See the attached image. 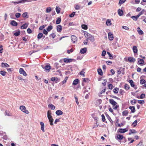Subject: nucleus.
I'll use <instances>...</instances> for the list:
<instances>
[{"label":"nucleus","instance_id":"f257e3e1","mask_svg":"<svg viewBox=\"0 0 146 146\" xmlns=\"http://www.w3.org/2000/svg\"><path fill=\"white\" fill-rule=\"evenodd\" d=\"M51 114L52 113L50 110H48L47 113V117L50 122V125H53V121L54 120L51 115Z\"/></svg>","mask_w":146,"mask_h":146},{"label":"nucleus","instance_id":"f03ea898","mask_svg":"<svg viewBox=\"0 0 146 146\" xmlns=\"http://www.w3.org/2000/svg\"><path fill=\"white\" fill-rule=\"evenodd\" d=\"M84 35L85 37L87 38V41H88V40H89L92 42L94 41V37L90 34L86 32L85 33Z\"/></svg>","mask_w":146,"mask_h":146},{"label":"nucleus","instance_id":"7ed1b4c3","mask_svg":"<svg viewBox=\"0 0 146 146\" xmlns=\"http://www.w3.org/2000/svg\"><path fill=\"white\" fill-rule=\"evenodd\" d=\"M20 109L23 112H24L27 114L29 113V111L26 109V107L24 106H20Z\"/></svg>","mask_w":146,"mask_h":146},{"label":"nucleus","instance_id":"20e7f679","mask_svg":"<svg viewBox=\"0 0 146 146\" xmlns=\"http://www.w3.org/2000/svg\"><path fill=\"white\" fill-rule=\"evenodd\" d=\"M128 82L130 83L131 86L134 88L135 89H136L137 88L136 86H135L134 84V82L132 80H130L128 81Z\"/></svg>","mask_w":146,"mask_h":146},{"label":"nucleus","instance_id":"39448f33","mask_svg":"<svg viewBox=\"0 0 146 146\" xmlns=\"http://www.w3.org/2000/svg\"><path fill=\"white\" fill-rule=\"evenodd\" d=\"M19 72L20 74H23L25 76H26L27 74L23 68H21L19 69Z\"/></svg>","mask_w":146,"mask_h":146},{"label":"nucleus","instance_id":"423d86ee","mask_svg":"<svg viewBox=\"0 0 146 146\" xmlns=\"http://www.w3.org/2000/svg\"><path fill=\"white\" fill-rule=\"evenodd\" d=\"M108 38L109 40H113L114 37L113 34L112 33L110 32L108 33Z\"/></svg>","mask_w":146,"mask_h":146},{"label":"nucleus","instance_id":"0eeeda50","mask_svg":"<svg viewBox=\"0 0 146 146\" xmlns=\"http://www.w3.org/2000/svg\"><path fill=\"white\" fill-rule=\"evenodd\" d=\"M71 39L74 43L76 42L77 40V38L74 35H72L71 36Z\"/></svg>","mask_w":146,"mask_h":146},{"label":"nucleus","instance_id":"6e6552de","mask_svg":"<svg viewBox=\"0 0 146 146\" xmlns=\"http://www.w3.org/2000/svg\"><path fill=\"white\" fill-rule=\"evenodd\" d=\"M136 60L133 57H128V62L131 63H134Z\"/></svg>","mask_w":146,"mask_h":146},{"label":"nucleus","instance_id":"1a4fd4ad","mask_svg":"<svg viewBox=\"0 0 146 146\" xmlns=\"http://www.w3.org/2000/svg\"><path fill=\"white\" fill-rule=\"evenodd\" d=\"M51 80L52 81H54L56 83L59 81V79L57 77H53L51 78Z\"/></svg>","mask_w":146,"mask_h":146},{"label":"nucleus","instance_id":"9d476101","mask_svg":"<svg viewBox=\"0 0 146 146\" xmlns=\"http://www.w3.org/2000/svg\"><path fill=\"white\" fill-rule=\"evenodd\" d=\"M40 125H41V129L43 132H44L45 130L44 129V123L43 122H40Z\"/></svg>","mask_w":146,"mask_h":146},{"label":"nucleus","instance_id":"9b49d317","mask_svg":"<svg viewBox=\"0 0 146 146\" xmlns=\"http://www.w3.org/2000/svg\"><path fill=\"white\" fill-rule=\"evenodd\" d=\"M106 24L108 26H110L111 25L112 23L110 19H108L106 20Z\"/></svg>","mask_w":146,"mask_h":146},{"label":"nucleus","instance_id":"f8f14e48","mask_svg":"<svg viewBox=\"0 0 146 146\" xmlns=\"http://www.w3.org/2000/svg\"><path fill=\"white\" fill-rule=\"evenodd\" d=\"M109 102L113 106H115L117 104V103L113 99H110Z\"/></svg>","mask_w":146,"mask_h":146},{"label":"nucleus","instance_id":"ddd939ff","mask_svg":"<svg viewBox=\"0 0 146 146\" xmlns=\"http://www.w3.org/2000/svg\"><path fill=\"white\" fill-rule=\"evenodd\" d=\"M63 112L60 110H57L56 112V114L58 115H62L63 114Z\"/></svg>","mask_w":146,"mask_h":146},{"label":"nucleus","instance_id":"4468645a","mask_svg":"<svg viewBox=\"0 0 146 146\" xmlns=\"http://www.w3.org/2000/svg\"><path fill=\"white\" fill-rule=\"evenodd\" d=\"M138 60L139 64V65L143 64L144 63V61L143 59H141L138 58Z\"/></svg>","mask_w":146,"mask_h":146},{"label":"nucleus","instance_id":"2eb2a0df","mask_svg":"<svg viewBox=\"0 0 146 146\" xmlns=\"http://www.w3.org/2000/svg\"><path fill=\"white\" fill-rule=\"evenodd\" d=\"M56 29L58 32H60L62 29V26L60 25H59L56 27Z\"/></svg>","mask_w":146,"mask_h":146},{"label":"nucleus","instance_id":"dca6fc26","mask_svg":"<svg viewBox=\"0 0 146 146\" xmlns=\"http://www.w3.org/2000/svg\"><path fill=\"white\" fill-rule=\"evenodd\" d=\"M44 68L45 71L47 72V71H48L50 70L51 69V67L50 66L46 65L44 67Z\"/></svg>","mask_w":146,"mask_h":146},{"label":"nucleus","instance_id":"f3484780","mask_svg":"<svg viewBox=\"0 0 146 146\" xmlns=\"http://www.w3.org/2000/svg\"><path fill=\"white\" fill-rule=\"evenodd\" d=\"M137 31L138 33L140 35H142L143 34V32L141 30L139 27H138L137 28Z\"/></svg>","mask_w":146,"mask_h":146},{"label":"nucleus","instance_id":"a211bd4d","mask_svg":"<svg viewBox=\"0 0 146 146\" xmlns=\"http://www.w3.org/2000/svg\"><path fill=\"white\" fill-rule=\"evenodd\" d=\"M87 51V48H82L80 50V52L81 54H84L86 53Z\"/></svg>","mask_w":146,"mask_h":146},{"label":"nucleus","instance_id":"6ab92c4d","mask_svg":"<svg viewBox=\"0 0 146 146\" xmlns=\"http://www.w3.org/2000/svg\"><path fill=\"white\" fill-rule=\"evenodd\" d=\"M72 60L71 59L64 58V61L65 62H72Z\"/></svg>","mask_w":146,"mask_h":146},{"label":"nucleus","instance_id":"aec40b11","mask_svg":"<svg viewBox=\"0 0 146 146\" xmlns=\"http://www.w3.org/2000/svg\"><path fill=\"white\" fill-rule=\"evenodd\" d=\"M118 13L119 15L122 16L123 15V11L120 9H119L118 10Z\"/></svg>","mask_w":146,"mask_h":146},{"label":"nucleus","instance_id":"412c9836","mask_svg":"<svg viewBox=\"0 0 146 146\" xmlns=\"http://www.w3.org/2000/svg\"><path fill=\"white\" fill-rule=\"evenodd\" d=\"M1 66L3 67H9V65L7 63H1Z\"/></svg>","mask_w":146,"mask_h":146},{"label":"nucleus","instance_id":"4be33fe9","mask_svg":"<svg viewBox=\"0 0 146 146\" xmlns=\"http://www.w3.org/2000/svg\"><path fill=\"white\" fill-rule=\"evenodd\" d=\"M133 50L134 53H136L137 52V49L136 46H133Z\"/></svg>","mask_w":146,"mask_h":146},{"label":"nucleus","instance_id":"5701e85b","mask_svg":"<svg viewBox=\"0 0 146 146\" xmlns=\"http://www.w3.org/2000/svg\"><path fill=\"white\" fill-rule=\"evenodd\" d=\"M48 107L50 108L51 110H54L55 108V107L52 104H50L48 105Z\"/></svg>","mask_w":146,"mask_h":146},{"label":"nucleus","instance_id":"b1692460","mask_svg":"<svg viewBox=\"0 0 146 146\" xmlns=\"http://www.w3.org/2000/svg\"><path fill=\"white\" fill-rule=\"evenodd\" d=\"M11 24L12 25L16 26L17 25V23L15 21L13 20L11 23Z\"/></svg>","mask_w":146,"mask_h":146},{"label":"nucleus","instance_id":"393cba45","mask_svg":"<svg viewBox=\"0 0 146 146\" xmlns=\"http://www.w3.org/2000/svg\"><path fill=\"white\" fill-rule=\"evenodd\" d=\"M137 132L134 129H130L129 132L128 134L129 135H131V134H134L136 133Z\"/></svg>","mask_w":146,"mask_h":146},{"label":"nucleus","instance_id":"a878e982","mask_svg":"<svg viewBox=\"0 0 146 146\" xmlns=\"http://www.w3.org/2000/svg\"><path fill=\"white\" fill-rule=\"evenodd\" d=\"M129 108L131 110L132 112L134 113L135 111V108L134 106H130Z\"/></svg>","mask_w":146,"mask_h":146},{"label":"nucleus","instance_id":"bb28decb","mask_svg":"<svg viewBox=\"0 0 146 146\" xmlns=\"http://www.w3.org/2000/svg\"><path fill=\"white\" fill-rule=\"evenodd\" d=\"M131 17L134 21H137L139 18L137 15L131 16Z\"/></svg>","mask_w":146,"mask_h":146},{"label":"nucleus","instance_id":"cd10ccee","mask_svg":"<svg viewBox=\"0 0 146 146\" xmlns=\"http://www.w3.org/2000/svg\"><path fill=\"white\" fill-rule=\"evenodd\" d=\"M28 27V25L27 23H25L21 27V29H25Z\"/></svg>","mask_w":146,"mask_h":146},{"label":"nucleus","instance_id":"c85d7f7f","mask_svg":"<svg viewBox=\"0 0 146 146\" xmlns=\"http://www.w3.org/2000/svg\"><path fill=\"white\" fill-rule=\"evenodd\" d=\"M79 82V80L78 79H75L73 81V84L74 85H76Z\"/></svg>","mask_w":146,"mask_h":146},{"label":"nucleus","instance_id":"c756f323","mask_svg":"<svg viewBox=\"0 0 146 146\" xmlns=\"http://www.w3.org/2000/svg\"><path fill=\"white\" fill-rule=\"evenodd\" d=\"M127 131L125 129H119V131L121 133H124L126 132Z\"/></svg>","mask_w":146,"mask_h":146},{"label":"nucleus","instance_id":"7c9ffc66","mask_svg":"<svg viewBox=\"0 0 146 146\" xmlns=\"http://www.w3.org/2000/svg\"><path fill=\"white\" fill-rule=\"evenodd\" d=\"M119 91V88H115L113 89V92L115 94H117Z\"/></svg>","mask_w":146,"mask_h":146},{"label":"nucleus","instance_id":"2f4dec72","mask_svg":"<svg viewBox=\"0 0 146 146\" xmlns=\"http://www.w3.org/2000/svg\"><path fill=\"white\" fill-rule=\"evenodd\" d=\"M61 19L60 17H58L56 21V23L57 24H59L61 22Z\"/></svg>","mask_w":146,"mask_h":146},{"label":"nucleus","instance_id":"473e14b6","mask_svg":"<svg viewBox=\"0 0 146 146\" xmlns=\"http://www.w3.org/2000/svg\"><path fill=\"white\" fill-rule=\"evenodd\" d=\"M7 73V72L5 71H1L0 72V74L3 76H5L6 74Z\"/></svg>","mask_w":146,"mask_h":146},{"label":"nucleus","instance_id":"72a5a7b5","mask_svg":"<svg viewBox=\"0 0 146 146\" xmlns=\"http://www.w3.org/2000/svg\"><path fill=\"white\" fill-rule=\"evenodd\" d=\"M135 140L133 139H132L131 138H128V141H129V142H128V144L132 143Z\"/></svg>","mask_w":146,"mask_h":146},{"label":"nucleus","instance_id":"f704fd0d","mask_svg":"<svg viewBox=\"0 0 146 146\" xmlns=\"http://www.w3.org/2000/svg\"><path fill=\"white\" fill-rule=\"evenodd\" d=\"M102 102V100L100 99H98L97 100L96 105L97 106L99 104H101Z\"/></svg>","mask_w":146,"mask_h":146},{"label":"nucleus","instance_id":"c9c22d12","mask_svg":"<svg viewBox=\"0 0 146 146\" xmlns=\"http://www.w3.org/2000/svg\"><path fill=\"white\" fill-rule=\"evenodd\" d=\"M85 70L84 69H83L81 72L80 73V75H81L83 76V77H84L85 76L84 74L85 73V72L84 71Z\"/></svg>","mask_w":146,"mask_h":146},{"label":"nucleus","instance_id":"e433bc0d","mask_svg":"<svg viewBox=\"0 0 146 146\" xmlns=\"http://www.w3.org/2000/svg\"><path fill=\"white\" fill-rule=\"evenodd\" d=\"M52 26L50 25L47 27L46 29L48 31H50L52 29Z\"/></svg>","mask_w":146,"mask_h":146},{"label":"nucleus","instance_id":"4c0bfd02","mask_svg":"<svg viewBox=\"0 0 146 146\" xmlns=\"http://www.w3.org/2000/svg\"><path fill=\"white\" fill-rule=\"evenodd\" d=\"M43 36V35L42 33H39L38 35L37 38L38 39H40Z\"/></svg>","mask_w":146,"mask_h":146},{"label":"nucleus","instance_id":"58836bf2","mask_svg":"<svg viewBox=\"0 0 146 146\" xmlns=\"http://www.w3.org/2000/svg\"><path fill=\"white\" fill-rule=\"evenodd\" d=\"M98 74L99 75H102V74H103L102 72V70H101V69H98Z\"/></svg>","mask_w":146,"mask_h":146},{"label":"nucleus","instance_id":"ea45409f","mask_svg":"<svg viewBox=\"0 0 146 146\" xmlns=\"http://www.w3.org/2000/svg\"><path fill=\"white\" fill-rule=\"evenodd\" d=\"M56 10L57 13H59L60 12V9L59 7L57 6L56 8Z\"/></svg>","mask_w":146,"mask_h":146},{"label":"nucleus","instance_id":"a19ab883","mask_svg":"<svg viewBox=\"0 0 146 146\" xmlns=\"http://www.w3.org/2000/svg\"><path fill=\"white\" fill-rule=\"evenodd\" d=\"M137 102V100L134 99L131 101L130 102L132 105L135 104Z\"/></svg>","mask_w":146,"mask_h":146},{"label":"nucleus","instance_id":"79ce46f5","mask_svg":"<svg viewBox=\"0 0 146 146\" xmlns=\"http://www.w3.org/2000/svg\"><path fill=\"white\" fill-rule=\"evenodd\" d=\"M82 27L83 29L85 30H86L88 29L87 26L86 25L84 24L82 25Z\"/></svg>","mask_w":146,"mask_h":146},{"label":"nucleus","instance_id":"37998d69","mask_svg":"<svg viewBox=\"0 0 146 146\" xmlns=\"http://www.w3.org/2000/svg\"><path fill=\"white\" fill-rule=\"evenodd\" d=\"M137 121L136 120L135 121L132 123V126L133 127H135L137 125Z\"/></svg>","mask_w":146,"mask_h":146},{"label":"nucleus","instance_id":"c03bdc74","mask_svg":"<svg viewBox=\"0 0 146 146\" xmlns=\"http://www.w3.org/2000/svg\"><path fill=\"white\" fill-rule=\"evenodd\" d=\"M74 98L75 99L76 102V104L77 105H78L79 104V102L78 101V97L76 95H74Z\"/></svg>","mask_w":146,"mask_h":146},{"label":"nucleus","instance_id":"a18cd8bd","mask_svg":"<svg viewBox=\"0 0 146 146\" xmlns=\"http://www.w3.org/2000/svg\"><path fill=\"white\" fill-rule=\"evenodd\" d=\"M22 16L23 17H27V18L28 17L27 16V12L24 13L22 15Z\"/></svg>","mask_w":146,"mask_h":146},{"label":"nucleus","instance_id":"49530a36","mask_svg":"<svg viewBox=\"0 0 146 146\" xmlns=\"http://www.w3.org/2000/svg\"><path fill=\"white\" fill-rule=\"evenodd\" d=\"M117 138L119 139H121L123 138V136L121 135H117Z\"/></svg>","mask_w":146,"mask_h":146},{"label":"nucleus","instance_id":"de8ad7c7","mask_svg":"<svg viewBox=\"0 0 146 146\" xmlns=\"http://www.w3.org/2000/svg\"><path fill=\"white\" fill-rule=\"evenodd\" d=\"M108 87L109 89L110 90H112L113 88L114 87L113 85L111 84H109L108 85Z\"/></svg>","mask_w":146,"mask_h":146},{"label":"nucleus","instance_id":"09e8293b","mask_svg":"<svg viewBox=\"0 0 146 146\" xmlns=\"http://www.w3.org/2000/svg\"><path fill=\"white\" fill-rule=\"evenodd\" d=\"M137 101L139 103L141 104H143L145 103V101L144 100H138Z\"/></svg>","mask_w":146,"mask_h":146},{"label":"nucleus","instance_id":"8fccbe9b","mask_svg":"<svg viewBox=\"0 0 146 146\" xmlns=\"http://www.w3.org/2000/svg\"><path fill=\"white\" fill-rule=\"evenodd\" d=\"M51 11V9L50 7H47L46 9V12L48 13L50 12Z\"/></svg>","mask_w":146,"mask_h":146},{"label":"nucleus","instance_id":"3c124183","mask_svg":"<svg viewBox=\"0 0 146 146\" xmlns=\"http://www.w3.org/2000/svg\"><path fill=\"white\" fill-rule=\"evenodd\" d=\"M5 115H7L8 116H11L12 115L11 113L9 112L5 111Z\"/></svg>","mask_w":146,"mask_h":146},{"label":"nucleus","instance_id":"603ef678","mask_svg":"<svg viewBox=\"0 0 146 146\" xmlns=\"http://www.w3.org/2000/svg\"><path fill=\"white\" fill-rule=\"evenodd\" d=\"M128 114V111L127 110L124 111L123 112V115L126 116Z\"/></svg>","mask_w":146,"mask_h":146},{"label":"nucleus","instance_id":"864d4df0","mask_svg":"<svg viewBox=\"0 0 146 146\" xmlns=\"http://www.w3.org/2000/svg\"><path fill=\"white\" fill-rule=\"evenodd\" d=\"M68 78V77H66L64 79L62 82V83L63 84L65 83L66 82Z\"/></svg>","mask_w":146,"mask_h":146},{"label":"nucleus","instance_id":"5fc2aeb1","mask_svg":"<svg viewBox=\"0 0 146 146\" xmlns=\"http://www.w3.org/2000/svg\"><path fill=\"white\" fill-rule=\"evenodd\" d=\"M80 8V6L78 5H77L75 7V8L76 10H79Z\"/></svg>","mask_w":146,"mask_h":146},{"label":"nucleus","instance_id":"6e6d98bb","mask_svg":"<svg viewBox=\"0 0 146 146\" xmlns=\"http://www.w3.org/2000/svg\"><path fill=\"white\" fill-rule=\"evenodd\" d=\"M146 82V81L144 79H141L140 81V83L141 84H143Z\"/></svg>","mask_w":146,"mask_h":146},{"label":"nucleus","instance_id":"4d7b16f0","mask_svg":"<svg viewBox=\"0 0 146 146\" xmlns=\"http://www.w3.org/2000/svg\"><path fill=\"white\" fill-rule=\"evenodd\" d=\"M145 97V94H141L140 96V99H143Z\"/></svg>","mask_w":146,"mask_h":146},{"label":"nucleus","instance_id":"13d9d810","mask_svg":"<svg viewBox=\"0 0 146 146\" xmlns=\"http://www.w3.org/2000/svg\"><path fill=\"white\" fill-rule=\"evenodd\" d=\"M15 16L17 18H19L21 16V14L19 13H17L15 14Z\"/></svg>","mask_w":146,"mask_h":146},{"label":"nucleus","instance_id":"bf43d9fd","mask_svg":"<svg viewBox=\"0 0 146 146\" xmlns=\"http://www.w3.org/2000/svg\"><path fill=\"white\" fill-rule=\"evenodd\" d=\"M75 12H73L71 14L69 15V16L70 17H73L75 15Z\"/></svg>","mask_w":146,"mask_h":146},{"label":"nucleus","instance_id":"052dcab7","mask_svg":"<svg viewBox=\"0 0 146 146\" xmlns=\"http://www.w3.org/2000/svg\"><path fill=\"white\" fill-rule=\"evenodd\" d=\"M20 34L19 31H17L14 33V35L16 36H17L19 35Z\"/></svg>","mask_w":146,"mask_h":146},{"label":"nucleus","instance_id":"680f3d73","mask_svg":"<svg viewBox=\"0 0 146 146\" xmlns=\"http://www.w3.org/2000/svg\"><path fill=\"white\" fill-rule=\"evenodd\" d=\"M107 53L110 56V59H112L113 58V57L111 54L109 52H107Z\"/></svg>","mask_w":146,"mask_h":146},{"label":"nucleus","instance_id":"e2e57ef3","mask_svg":"<svg viewBox=\"0 0 146 146\" xmlns=\"http://www.w3.org/2000/svg\"><path fill=\"white\" fill-rule=\"evenodd\" d=\"M126 0H119V3L120 4H122Z\"/></svg>","mask_w":146,"mask_h":146},{"label":"nucleus","instance_id":"0e129e2a","mask_svg":"<svg viewBox=\"0 0 146 146\" xmlns=\"http://www.w3.org/2000/svg\"><path fill=\"white\" fill-rule=\"evenodd\" d=\"M118 106L117 104H116L115 106H113V108L114 109L116 110Z\"/></svg>","mask_w":146,"mask_h":146},{"label":"nucleus","instance_id":"69168bd1","mask_svg":"<svg viewBox=\"0 0 146 146\" xmlns=\"http://www.w3.org/2000/svg\"><path fill=\"white\" fill-rule=\"evenodd\" d=\"M106 54V51L103 50L102 52V56H104Z\"/></svg>","mask_w":146,"mask_h":146},{"label":"nucleus","instance_id":"338daca9","mask_svg":"<svg viewBox=\"0 0 146 146\" xmlns=\"http://www.w3.org/2000/svg\"><path fill=\"white\" fill-rule=\"evenodd\" d=\"M136 146H143L142 142L140 141Z\"/></svg>","mask_w":146,"mask_h":146},{"label":"nucleus","instance_id":"774afa93","mask_svg":"<svg viewBox=\"0 0 146 146\" xmlns=\"http://www.w3.org/2000/svg\"><path fill=\"white\" fill-rule=\"evenodd\" d=\"M43 33L45 35H47L48 34V32L45 29H44L43 30Z\"/></svg>","mask_w":146,"mask_h":146}]
</instances>
